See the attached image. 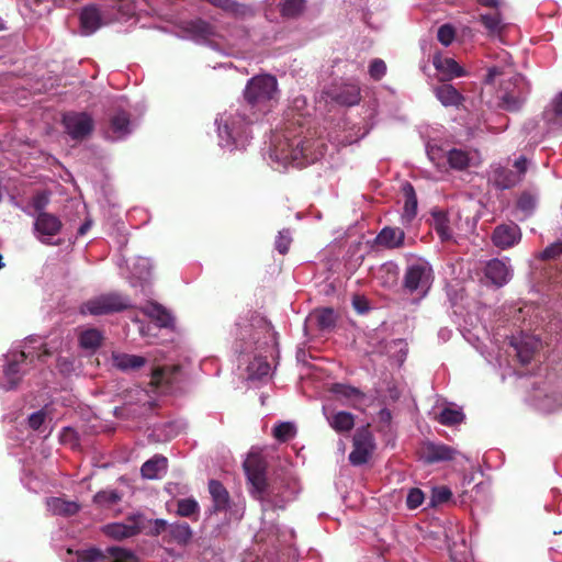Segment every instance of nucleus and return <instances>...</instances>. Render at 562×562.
I'll return each instance as SVG.
<instances>
[{
    "mask_svg": "<svg viewBox=\"0 0 562 562\" xmlns=\"http://www.w3.org/2000/svg\"><path fill=\"white\" fill-rule=\"evenodd\" d=\"M452 497V492L446 486L436 487L432 490V504H442Z\"/></svg>",
    "mask_w": 562,
    "mask_h": 562,
    "instance_id": "nucleus-54",
    "label": "nucleus"
},
{
    "mask_svg": "<svg viewBox=\"0 0 562 562\" xmlns=\"http://www.w3.org/2000/svg\"><path fill=\"white\" fill-rule=\"evenodd\" d=\"M164 378L165 369L160 367L155 368L151 372L150 385H153L154 387H159L164 382Z\"/></svg>",
    "mask_w": 562,
    "mask_h": 562,
    "instance_id": "nucleus-57",
    "label": "nucleus"
},
{
    "mask_svg": "<svg viewBox=\"0 0 562 562\" xmlns=\"http://www.w3.org/2000/svg\"><path fill=\"white\" fill-rule=\"evenodd\" d=\"M432 65L442 75V80H451L465 75L464 69L453 58L441 54L434 55Z\"/></svg>",
    "mask_w": 562,
    "mask_h": 562,
    "instance_id": "nucleus-19",
    "label": "nucleus"
},
{
    "mask_svg": "<svg viewBox=\"0 0 562 562\" xmlns=\"http://www.w3.org/2000/svg\"><path fill=\"white\" fill-rule=\"evenodd\" d=\"M113 139H122L131 133V117L126 111H119L110 119Z\"/></svg>",
    "mask_w": 562,
    "mask_h": 562,
    "instance_id": "nucleus-28",
    "label": "nucleus"
},
{
    "mask_svg": "<svg viewBox=\"0 0 562 562\" xmlns=\"http://www.w3.org/2000/svg\"><path fill=\"white\" fill-rule=\"evenodd\" d=\"M330 392L342 405H349L353 408H358V403L362 402L364 398V393L362 391L342 383H334L330 386Z\"/></svg>",
    "mask_w": 562,
    "mask_h": 562,
    "instance_id": "nucleus-17",
    "label": "nucleus"
},
{
    "mask_svg": "<svg viewBox=\"0 0 562 562\" xmlns=\"http://www.w3.org/2000/svg\"><path fill=\"white\" fill-rule=\"evenodd\" d=\"M464 414L461 411L446 407L438 416V422L445 426H456L463 422Z\"/></svg>",
    "mask_w": 562,
    "mask_h": 562,
    "instance_id": "nucleus-44",
    "label": "nucleus"
},
{
    "mask_svg": "<svg viewBox=\"0 0 562 562\" xmlns=\"http://www.w3.org/2000/svg\"><path fill=\"white\" fill-rule=\"evenodd\" d=\"M355 310L361 314L369 311L368 301L363 296L356 295L352 300Z\"/></svg>",
    "mask_w": 562,
    "mask_h": 562,
    "instance_id": "nucleus-58",
    "label": "nucleus"
},
{
    "mask_svg": "<svg viewBox=\"0 0 562 562\" xmlns=\"http://www.w3.org/2000/svg\"><path fill=\"white\" fill-rule=\"evenodd\" d=\"M420 458L427 464L451 461L457 454V450L445 443L426 441L419 449Z\"/></svg>",
    "mask_w": 562,
    "mask_h": 562,
    "instance_id": "nucleus-13",
    "label": "nucleus"
},
{
    "mask_svg": "<svg viewBox=\"0 0 562 562\" xmlns=\"http://www.w3.org/2000/svg\"><path fill=\"white\" fill-rule=\"evenodd\" d=\"M207 488L212 499V506L207 509L209 516L226 512L231 508V495L222 482L218 480H210Z\"/></svg>",
    "mask_w": 562,
    "mask_h": 562,
    "instance_id": "nucleus-16",
    "label": "nucleus"
},
{
    "mask_svg": "<svg viewBox=\"0 0 562 562\" xmlns=\"http://www.w3.org/2000/svg\"><path fill=\"white\" fill-rule=\"evenodd\" d=\"M536 204H537L536 196L527 191L522 192L519 195L517 203H516L517 209L527 215H530L535 211Z\"/></svg>",
    "mask_w": 562,
    "mask_h": 562,
    "instance_id": "nucleus-46",
    "label": "nucleus"
},
{
    "mask_svg": "<svg viewBox=\"0 0 562 562\" xmlns=\"http://www.w3.org/2000/svg\"><path fill=\"white\" fill-rule=\"evenodd\" d=\"M517 357L521 364H528L532 359V351L524 345L516 346Z\"/></svg>",
    "mask_w": 562,
    "mask_h": 562,
    "instance_id": "nucleus-55",
    "label": "nucleus"
},
{
    "mask_svg": "<svg viewBox=\"0 0 562 562\" xmlns=\"http://www.w3.org/2000/svg\"><path fill=\"white\" fill-rule=\"evenodd\" d=\"M405 233L398 227H384L376 236L375 244L389 249L403 246Z\"/></svg>",
    "mask_w": 562,
    "mask_h": 562,
    "instance_id": "nucleus-24",
    "label": "nucleus"
},
{
    "mask_svg": "<svg viewBox=\"0 0 562 562\" xmlns=\"http://www.w3.org/2000/svg\"><path fill=\"white\" fill-rule=\"evenodd\" d=\"M315 142L302 136L282 135L272 140L270 157L283 165H303L315 159L312 147Z\"/></svg>",
    "mask_w": 562,
    "mask_h": 562,
    "instance_id": "nucleus-3",
    "label": "nucleus"
},
{
    "mask_svg": "<svg viewBox=\"0 0 562 562\" xmlns=\"http://www.w3.org/2000/svg\"><path fill=\"white\" fill-rule=\"evenodd\" d=\"M562 256V240L555 241L540 254L539 258L541 260H555Z\"/></svg>",
    "mask_w": 562,
    "mask_h": 562,
    "instance_id": "nucleus-50",
    "label": "nucleus"
},
{
    "mask_svg": "<svg viewBox=\"0 0 562 562\" xmlns=\"http://www.w3.org/2000/svg\"><path fill=\"white\" fill-rule=\"evenodd\" d=\"M424 502V493L419 488H411L407 498L406 505L409 509H415L419 507Z\"/></svg>",
    "mask_w": 562,
    "mask_h": 562,
    "instance_id": "nucleus-53",
    "label": "nucleus"
},
{
    "mask_svg": "<svg viewBox=\"0 0 562 562\" xmlns=\"http://www.w3.org/2000/svg\"><path fill=\"white\" fill-rule=\"evenodd\" d=\"M494 186L499 190H507L517 186L520 181V175L506 167H497L493 171Z\"/></svg>",
    "mask_w": 562,
    "mask_h": 562,
    "instance_id": "nucleus-30",
    "label": "nucleus"
},
{
    "mask_svg": "<svg viewBox=\"0 0 562 562\" xmlns=\"http://www.w3.org/2000/svg\"><path fill=\"white\" fill-rule=\"evenodd\" d=\"M323 413L329 426L338 434L349 432L355 427V416L349 412H328V408L323 406Z\"/></svg>",
    "mask_w": 562,
    "mask_h": 562,
    "instance_id": "nucleus-18",
    "label": "nucleus"
},
{
    "mask_svg": "<svg viewBox=\"0 0 562 562\" xmlns=\"http://www.w3.org/2000/svg\"><path fill=\"white\" fill-rule=\"evenodd\" d=\"M369 74L370 77L374 80L382 79V77L386 74L385 63L380 58L373 59L369 66Z\"/></svg>",
    "mask_w": 562,
    "mask_h": 562,
    "instance_id": "nucleus-51",
    "label": "nucleus"
},
{
    "mask_svg": "<svg viewBox=\"0 0 562 562\" xmlns=\"http://www.w3.org/2000/svg\"><path fill=\"white\" fill-rule=\"evenodd\" d=\"M80 25L85 34H92L102 25L101 13L98 7L87 5L80 12Z\"/></svg>",
    "mask_w": 562,
    "mask_h": 562,
    "instance_id": "nucleus-26",
    "label": "nucleus"
},
{
    "mask_svg": "<svg viewBox=\"0 0 562 562\" xmlns=\"http://www.w3.org/2000/svg\"><path fill=\"white\" fill-rule=\"evenodd\" d=\"M553 105L555 115L562 117V93L557 97Z\"/></svg>",
    "mask_w": 562,
    "mask_h": 562,
    "instance_id": "nucleus-61",
    "label": "nucleus"
},
{
    "mask_svg": "<svg viewBox=\"0 0 562 562\" xmlns=\"http://www.w3.org/2000/svg\"><path fill=\"white\" fill-rule=\"evenodd\" d=\"M503 72H502V69L498 68V67H492L487 70V74L485 76V79H484V82L486 85H493L494 81H495V78L501 76Z\"/></svg>",
    "mask_w": 562,
    "mask_h": 562,
    "instance_id": "nucleus-60",
    "label": "nucleus"
},
{
    "mask_svg": "<svg viewBox=\"0 0 562 562\" xmlns=\"http://www.w3.org/2000/svg\"><path fill=\"white\" fill-rule=\"evenodd\" d=\"M44 420L45 414L42 412H36L29 417V425L32 429L37 430L44 424Z\"/></svg>",
    "mask_w": 562,
    "mask_h": 562,
    "instance_id": "nucleus-56",
    "label": "nucleus"
},
{
    "mask_svg": "<svg viewBox=\"0 0 562 562\" xmlns=\"http://www.w3.org/2000/svg\"><path fill=\"white\" fill-rule=\"evenodd\" d=\"M207 2L236 19H246L255 15V11L250 5L235 0H207Z\"/></svg>",
    "mask_w": 562,
    "mask_h": 562,
    "instance_id": "nucleus-22",
    "label": "nucleus"
},
{
    "mask_svg": "<svg viewBox=\"0 0 562 562\" xmlns=\"http://www.w3.org/2000/svg\"><path fill=\"white\" fill-rule=\"evenodd\" d=\"M456 37V30L451 24H442L437 32V38L443 46H449Z\"/></svg>",
    "mask_w": 562,
    "mask_h": 562,
    "instance_id": "nucleus-49",
    "label": "nucleus"
},
{
    "mask_svg": "<svg viewBox=\"0 0 562 562\" xmlns=\"http://www.w3.org/2000/svg\"><path fill=\"white\" fill-rule=\"evenodd\" d=\"M447 161L454 170H464L470 165L469 153L462 149L452 148L447 153Z\"/></svg>",
    "mask_w": 562,
    "mask_h": 562,
    "instance_id": "nucleus-37",
    "label": "nucleus"
},
{
    "mask_svg": "<svg viewBox=\"0 0 562 562\" xmlns=\"http://www.w3.org/2000/svg\"><path fill=\"white\" fill-rule=\"evenodd\" d=\"M312 318L321 330H326L335 325V313L333 308H323L316 311Z\"/></svg>",
    "mask_w": 562,
    "mask_h": 562,
    "instance_id": "nucleus-41",
    "label": "nucleus"
},
{
    "mask_svg": "<svg viewBox=\"0 0 562 562\" xmlns=\"http://www.w3.org/2000/svg\"><path fill=\"white\" fill-rule=\"evenodd\" d=\"M145 527L146 528L143 529V531H145L147 536H162V539L165 540V536L168 535L169 522L160 518L154 520L146 519Z\"/></svg>",
    "mask_w": 562,
    "mask_h": 562,
    "instance_id": "nucleus-40",
    "label": "nucleus"
},
{
    "mask_svg": "<svg viewBox=\"0 0 562 562\" xmlns=\"http://www.w3.org/2000/svg\"><path fill=\"white\" fill-rule=\"evenodd\" d=\"M167 458L160 454H156L142 465L140 473L145 479L155 480L160 476L161 472L167 470Z\"/></svg>",
    "mask_w": 562,
    "mask_h": 562,
    "instance_id": "nucleus-31",
    "label": "nucleus"
},
{
    "mask_svg": "<svg viewBox=\"0 0 562 562\" xmlns=\"http://www.w3.org/2000/svg\"><path fill=\"white\" fill-rule=\"evenodd\" d=\"M102 340L103 335L97 328L86 329L79 335V346L86 350H97L101 346Z\"/></svg>",
    "mask_w": 562,
    "mask_h": 562,
    "instance_id": "nucleus-36",
    "label": "nucleus"
},
{
    "mask_svg": "<svg viewBox=\"0 0 562 562\" xmlns=\"http://www.w3.org/2000/svg\"><path fill=\"white\" fill-rule=\"evenodd\" d=\"M63 223L58 216L52 213H42L36 215L34 231L38 234V239L44 244H52L50 238L60 233Z\"/></svg>",
    "mask_w": 562,
    "mask_h": 562,
    "instance_id": "nucleus-14",
    "label": "nucleus"
},
{
    "mask_svg": "<svg viewBox=\"0 0 562 562\" xmlns=\"http://www.w3.org/2000/svg\"><path fill=\"white\" fill-rule=\"evenodd\" d=\"M402 193L404 196V211L403 217L411 222L417 214V195L411 182H405L402 186Z\"/></svg>",
    "mask_w": 562,
    "mask_h": 562,
    "instance_id": "nucleus-33",
    "label": "nucleus"
},
{
    "mask_svg": "<svg viewBox=\"0 0 562 562\" xmlns=\"http://www.w3.org/2000/svg\"><path fill=\"white\" fill-rule=\"evenodd\" d=\"M484 276L496 286H503L510 279L509 268L502 260L495 258L487 261Z\"/></svg>",
    "mask_w": 562,
    "mask_h": 562,
    "instance_id": "nucleus-20",
    "label": "nucleus"
},
{
    "mask_svg": "<svg viewBox=\"0 0 562 562\" xmlns=\"http://www.w3.org/2000/svg\"><path fill=\"white\" fill-rule=\"evenodd\" d=\"M279 100L278 81L274 76L259 75L250 78L244 89L245 104L249 113L261 119L276 106Z\"/></svg>",
    "mask_w": 562,
    "mask_h": 562,
    "instance_id": "nucleus-1",
    "label": "nucleus"
},
{
    "mask_svg": "<svg viewBox=\"0 0 562 562\" xmlns=\"http://www.w3.org/2000/svg\"><path fill=\"white\" fill-rule=\"evenodd\" d=\"M122 495L114 490L100 491L93 496V503L103 509H109L121 502Z\"/></svg>",
    "mask_w": 562,
    "mask_h": 562,
    "instance_id": "nucleus-38",
    "label": "nucleus"
},
{
    "mask_svg": "<svg viewBox=\"0 0 562 562\" xmlns=\"http://www.w3.org/2000/svg\"><path fill=\"white\" fill-rule=\"evenodd\" d=\"M91 226V223L90 222H85L78 229V234L79 235H85L87 233V231L90 228Z\"/></svg>",
    "mask_w": 562,
    "mask_h": 562,
    "instance_id": "nucleus-64",
    "label": "nucleus"
},
{
    "mask_svg": "<svg viewBox=\"0 0 562 562\" xmlns=\"http://www.w3.org/2000/svg\"><path fill=\"white\" fill-rule=\"evenodd\" d=\"M49 203V194L46 191L35 193L31 199V206L34 209L36 215L46 213L45 209Z\"/></svg>",
    "mask_w": 562,
    "mask_h": 562,
    "instance_id": "nucleus-48",
    "label": "nucleus"
},
{
    "mask_svg": "<svg viewBox=\"0 0 562 562\" xmlns=\"http://www.w3.org/2000/svg\"><path fill=\"white\" fill-rule=\"evenodd\" d=\"M381 422L390 423L392 419V414L387 408H383L379 413Z\"/></svg>",
    "mask_w": 562,
    "mask_h": 562,
    "instance_id": "nucleus-63",
    "label": "nucleus"
},
{
    "mask_svg": "<svg viewBox=\"0 0 562 562\" xmlns=\"http://www.w3.org/2000/svg\"><path fill=\"white\" fill-rule=\"evenodd\" d=\"M192 537L193 531L188 522L176 521L169 524L168 535L165 536V541L184 546L191 541Z\"/></svg>",
    "mask_w": 562,
    "mask_h": 562,
    "instance_id": "nucleus-23",
    "label": "nucleus"
},
{
    "mask_svg": "<svg viewBox=\"0 0 562 562\" xmlns=\"http://www.w3.org/2000/svg\"><path fill=\"white\" fill-rule=\"evenodd\" d=\"M113 366L121 371L138 370L146 363V358L123 352L112 353Z\"/></svg>",
    "mask_w": 562,
    "mask_h": 562,
    "instance_id": "nucleus-29",
    "label": "nucleus"
},
{
    "mask_svg": "<svg viewBox=\"0 0 562 562\" xmlns=\"http://www.w3.org/2000/svg\"><path fill=\"white\" fill-rule=\"evenodd\" d=\"M140 312L154 319L160 327H168L173 321L171 314L161 304L155 301H148L140 307Z\"/></svg>",
    "mask_w": 562,
    "mask_h": 562,
    "instance_id": "nucleus-25",
    "label": "nucleus"
},
{
    "mask_svg": "<svg viewBox=\"0 0 562 562\" xmlns=\"http://www.w3.org/2000/svg\"><path fill=\"white\" fill-rule=\"evenodd\" d=\"M305 8V0H282L278 3L279 12L284 19H297L303 14Z\"/></svg>",
    "mask_w": 562,
    "mask_h": 562,
    "instance_id": "nucleus-34",
    "label": "nucleus"
},
{
    "mask_svg": "<svg viewBox=\"0 0 562 562\" xmlns=\"http://www.w3.org/2000/svg\"><path fill=\"white\" fill-rule=\"evenodd\" d=\"M514 167L517 169V171H515V173H519L520 175V181H522L524 176H525V173L527 172V169H528V161H527L526 157L520 156L515 161Z\"/></svg>",
    "mask_w": 562,
    "mask_h": 562,
    "instance_id": "nucleus-59",
    "label": "nucleus"
},
{
    "mask_svg": "<svg viewBox=\"0 0 562 562\" xmlns=\"http://www.w3.org/2000/svg\"><path fill=\"white\" fill-rule=\"evenodd\" d=\"M200 506L194 498H182L177 502V515L191 518L199 514Z\"/></svg>",
    "mask_w": 562,
    "mask_h": 562,
    "instance_id": "nucleus-42",
    "label": "nucleus"
},
{
    "mask_svg": "<svg viewBox=\"0 0 562 562\" xmlns=\"http://www.w3.org/2000/svg\"><path fill=\"white\" fill-rule=\"evenodd\" d=\"M480 22L491 34L499 33L503 29L502 15L497 10L493 13L481 14Z\"/></svg>",
    "mask_w": 562,
    "mask_h": 562,
    "instance_id": "nucleus-43",
    "label": "nucleus"
},
{
    "mask_svg": "<svg viewBox=\"0 0 562 562\" xmlns=\"http://www.w3.org/2000/svg\"><path fill=\"white\" fill-rule=\"evenodd\" d=\"M270 363L263 358H255L247 367L248 376L251 380H261L270 372Z\"/></svg>",
    "mask_w": 562,
    "mask_h": 562,
    "instance_id": "nucleus-39",
    "label": "nucleus"
},
{
    "mask_svg": "<svg viewBox=\"0 0 562 562\" xmlns=\"http://www.w3.org/2000/svg\"><path fill=\"white\" fill-rule=\"evenodd\" d=\"M47 505L53 514L60 516H72L80 510V506L76 502L65 501L59 497H52Z\"/></svg>",
    "mask_w": 562,
    "mask_h": 562,
    "instance_id": "nucleus-35",
    "label": "nucleus"
},
{
    "mask_svg": "<svg viewBox=\"0 0 562 562\" xmlns=\"http://www.w3.org/2000/svg\"><path fill=\"white\" fill-rule=\"evenodd\" d=\"M296 434L295 426L292 423L283 422L273 427V436L281 442H286Z\"/></svg>",
    "mask_w": 562,
    "mask_h": 562,
    "instance_id": "nucleus-45",
    "label": "nucleus"
},
{
    "mask_svg": "<svg viewBox=\"0 0 562 562\" xmlns=\"http://www.w3.org/2000/svg\"><path fill=\"white\" fill-rule=\"evenodd\" d=\"M330 98L340 105L352 106L361 100L360 88L358 85L347 83L334 90Z\"/></svg>",
    "mask_w": 562,
    "mask_h": 562,
    "instance_id": "nucleus-21",
    "label": "nucleus"
},
{
    "mask_svg": "<svg viewBox=\"0 0 562 562\" xmlns=\"http://www.w3.org/2000/svg\"><path fill=\"white\" fill-rule=\"evenodd\" d=\"M529 93V83L517 74L504 80L498 90V108L508 112L521 110Z\"/></svg>",
    "mask_w": 562,
    "mask_h": 562,
    "instance_id": "nucleus-5",
    "label": "nucleus"
},
{
    "mask_svg": "<svg viewBox=\"0 0 562 562\" xmlns=\"http://www.w3.org/2000/svg\"><path fill=\"white\" fill-rule=\"evenodd\" d=\"M63 124L67 134L75 140L88 137L94 128V121L87 112L65 113Z\"/></svg>",
    "mask_w": 562,
    "mask_h": 562,
    "instance_id": "nucleus-11",
    "label": "nucleus"
},
{
    "mask_svg": "<svg viewBox=\"0 0 562 562\" xmlns=\"http://www.w3.org/2000/svg\"><path fill=\"white\" fill-rule=\"evenodd\" d=\"M434 280L432 268L426 260H417L407 266L403 278V288L412 293L426 294Z\"/></svg>",
    "mask_w": 562,
    "mask_h": 562,
    "instance_id": "nucleus-7",
    "label": "nucleus"
},
{
    "mask_svg": "<svg viewBox=\"0 0 562 562\" xmlns=\"http://www.w3.org/2000/svg\"><path fill=\"white\" fill-rule=\"evenodd\" d=\"M189 30L201 37H207L213 34V27L212 25L201 19L194 20L189 23Z\"/></svg>",
    "mask_w": 562,
    "mask_h": 562,
    "instance_id": "nucleus-47",
    "label": "nucleus"
},
{
    "mask_svg": "<svg viewBox=\"0 0 562 562\" xmlns=\"http://www.w3.org/2000/svg\"><path fill=\"white\" fill-rule=\"evenodd\" d=\"M435 95L443 106L459 108L464 102V97L449 83H443L435 89Z\"/></svg>",
    "mask_w": 562,
    "mask_h": 562,
    "instance_id": "nucleus-27",
    "label": "nucleus"
},
{
    "mask_svg": "<svg viewBox=\"0 0 562 562\" xmlns=\"http://www.w3.org/2000/svg\"><path fill=\"white\" fill-rule=\"evenodd\" d=\"M520 239V227L514 222L497 225L492 234L493 244L501 249L510 248L518 244Z\"/></svg>",
    "mask_w": 562,
    "mask_h": 562,
    "instance_id": "nucleus-15",
    "label": "nucleus"
},
{
    "mask_svg": "<svg viewBox=\"0 0 562 562\" xmlns=\"http://www.w3.org/2000/svg\"><path fill=\"white\" fill-rule=\"evenodd\" d=\"M30 357L32 361L33 355L31 352L26 353L25 351L14 352L10 356L8 364L3 370L2 387L5 391L14 390L20 384L24 374L22 367L26 364V360Z\"/></svg>",
    "mask_w": 562,
    "mask_h": 562,
    "instance_id": "nucleus-12",
    "label": "nucleus"
},
{
    "mask_svg": "<svg viewBox=\"0 0 562 562\" xmlns=\"http://www.w3.org/2000/svg\"><path fill=\"white\" fill-rule=\"evenodd\" d=\"M479 4L482 7L491 8V9H497L499 5L498 0H476Z\"/></svg>",
    "mask_w": 562,
    "mask_h": 562,
    "instance_id": "nucleus-62",
    "label": "nucleus"
},
{
    "mask_svg": "<svg viewBox=\"0 0 562 562\" xmlns=\"http://www.w3.org/2000/svg\"><path fill=\"white\" fill-rule=\"evenodd\" d=\"M130 307L127 299L120 293L110 292L92 297L80 306V313L86 315H108L125 311Z\"/></svg>",
    "mask_w": 562,
    "mask_h": 562,
    "instance_id": "nucleus-6",
    "label": "nucleus"
},
{
    "mask_svg": "<svg viewBox=\"0 0 562 562\" xmlns=\"http://www.w3.org/2000/svg\"><path fill=\"white\" fill-rule=\"evenodd\" d=\"M244 470L254 498L273 507H283L284 499L280 487L268 481L266 476L267 462L262 457L249 454L244 462Z\"/></svg>",
    "mask_w": 562,
    "mask_h": 562,
    "instance_id": "nucleus-2",
    "label": "nucleus"
},
{
    "mask_svg": "<svg viewBox=\"0 0 562 562\" xmlns=\"http://www.w3.org/2000/svg\"><path fill=\"white\" fill-rule=\"evenodd\" d=\"M146 517L143 514H134L126 517L123 522H112L103 527L105 536L114 540H123L134 537L145 529Z\"/></svg>",
    "mask_w": 562,
    "mask_h": 562,
    "instance_id": "nucleus-10",
    "label": "nucleus"
},
{
    "mask_svg": "<svg viewBox=\"0 0 562 562\" xmlns=\"http://www.w3.org/2000/svg\"><path fill=\"white\" fill-rule=\"evenodd\" d=\"M259 120L246 109H238L234 114L222 120L218 125V135L227 144L244 147L250 137L251 125Z\"/></svg>",
    "mask_w": 562,
    "mask_h": 562,
    "instance_id": "nucleus-4",
    "label": "nucleus"
},
{
    "mask_svg": "<svg viewBox=\"0 0 562 562\" xmlns=\"http://www.w3.org/2000/svg\"><path fill=\"white\" fill-rule=\"evenodd\" d=\"M376 448L375 439L370 426H363L356 430L352 438V451L349 453V461L352 465L366 464Z\"/></svg>",
    "mask_w": 562,
    "mask_h": 562,
    "instance_id": "nucleus-8",
    "label": "nucleus"
},
{
    "mask_svg": "<svg viewBox=\"0 0 562 562\" xmlns=\"http://www.w3.org/2000/svg\"><path fill=\"white\" fill-rule=\"evenodd\" d=\"M80 562H138L136 555L120 547H109L105 552L91 548L78 552Z\"/></svg>",
    "mask_w": 562,
    "mask_h": 562,
    "instance_id": "nucleus-9",
    "label": "nucleus"
},
{
    "mask_svg": "<svg viewBox=\"0 0 562 562\" xmlns=\"http://www.w3.org/2000/svg\"><path fill=\"white\" fill-rule=\"evenodd\" d=\"M432 227L441 241H448L452 238V232L450 228V221L447 212L442 210H434L431 212Z\"/></svg>",
    "mask_w": 562,
    "mask_h": 562,
    "instance_id": "nucleus-32",
    "label": "nucleus"
},
{
    "mask_svg": "<svg viewBox=\"0 0 562 562\" xmlns=\"http://www.w3.org/2000/svg\"><path fill=\"white\" fill-rule=\"evenodd\" d=\"M291 236L289 231H281L276 238V249L281 254L285 255L289 251L291 245Z\"/></svg>",
    "mask_w": 562,
    "mask_h": 562,
    "instance_id": "nucleus-52",
    "label": "nucleus"
}]
</instances>
